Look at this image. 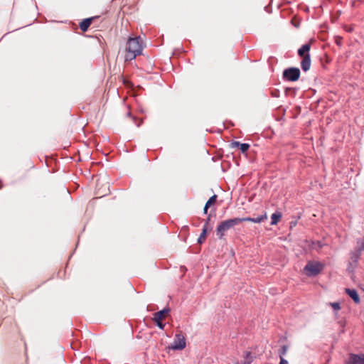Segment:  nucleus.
<instances>
[{
  "label": "nucleus",
  "mask_w": 364,
  "mask_h": 364,
  "mask_svg": "<svg viewBox=\"0 0 364 364\" xmlns=\"http://www.w3.org/2000/svg\"><path fill=\"white\" fill-rule=\"evenodd\" d=\"M238 221L237 218H234L220 222L216 228V235L218 238L223 239L227 231L239 225Z\"/></svg>",
  "instance_id": "nucleus-3"
},
{
  "label": "nucleus",
  "mask_w": 364,
  "mask_h": 364,
  "mask_svg": "<svg viewBox=\"0 0 364 364\" xmlns=\"http://www.w3.org/2000/svg\"><path fill=\"white\" fill-rule=\"evenodd\" d=\"M311 49V43H308L304 45H303L298 50V55L303 58L306 56V55L310 54L309 51Z\"/></svg>",
  "instance_id": "nucleus-11"
},
{
  "label": "nucleus",
  "mask_w": 364,
  "mask_h": 364,
  "mask_svg": "<svg viewBox=\"0 0 364 364\" xmlns=\"http://www.w3.org/2000/svg\"><path fill=\"white\" fill-rule=\"evenodd\" d=\"M208 230V228L206 225H204L202 229V232L200 233V235L198 239V242L199 244H202L205 240Z\"/></svg>",
  "instance_id": "nucleus-14"
},
{
  "label": "nucleus",
  "mask_w": 364,
  "mask_h": 364,
  "mask_svg": "<svg viewBox=\"0 0 364 364\" xmlns=\"http://www.w3.org/2000/svg\"><path fill=\"white\" fill-rule=\"evenodd\" d=\"M287 350H288V346L283 345L282 346H281V348L279 350V354L280 358H284V356L287 354Z\"/></svg>",
  "instance_id": "nucleus-16"
},
{
  "label": "nucleus",
  "mask_w": 364,
  "mask_h": 364,
  "mask_svg": "<svg viewBox=\"0 0 364 364\" xmlns=\"http://www.w3.org/2000/svg\"><path fill=\"white\" fill-rule=\"evenodd\" d=\"M311 67V56L310 54L306 55L301 61V68L304 72H306Z\"/></svg>",
  "instance_id": "nucleus-9"
},
{
  "label": "nucleus",
  "mask_w": 364,
  "mask_h": 364,
  "mask_svg": "<svg viewBox=\"0 0 364 364\" xmlns=\"http://www.w3.org/2000/svg\"><path fill=\"white\" fill-rule=\"evenodd\" d=\"M142 46L140 37H130L127 43L125 60L131 61L142 53Z\"/></svg>",
  "instance_id": "nucleus-1"
},
{
  "label": "nucleus",
  "mask_w": 364,
  "mask_h": 364,
  "mask_svg": "<svg viewBox=\"0 0 364 364\" xmlns=\"http://www.w3.org/2000/svg\"><path fill=\"white\" fill-rule=\"evenodd\" d=\"M241 143L240 141H233L232 143H231V146L232 147H239L240 148V144Z\"/></svg>",
  "instance_id": "nucleus-23"
},
{
  "label": "nucleus",
  "mask_w": 364,
  "mask_h": 364,
  "mask_svg": "<svg viewBox=\"0 0 364 364\" xmlns=\"http://www.w3.org/2000/svg\"><path fill=\"white\" fill-rule=\"evenodd\" d=\"M267 219V215L264 213V215H259L257 218H253V223H260Z\"/></svg>",
  "instance_id": "nucleus-17"
},
{
  "label": "nucleus",
  "mask_w": 364,
  "mask_h": 364,
  "mask_svg": "<svg viewBox=\"0 0 364 364\" xmlns=\"http://www.w3.org/2000/svg\"><path fill=\"white\" fill-rule=\"evenodd\" d=\"M346 292L354 301L355 303L358 304L360 302V296L355 289H346Z\"/></svg>",
  "instance_id": "nucleus-12"
},
{
  "label": "nucleus",
  "mask_w": 364,
  "mask_h": 364,
  "mask_svg": "<svg viewBox=\"0 0 364 364\" xmlns=\"http://www.w3.org/2000/svg\"><path fill=\"white\" fill-rule=\"evenodd\" d=\"M291 228H292L293 226H295L296 225V222H291Z\"/></svg>",
  "instance_id": "nucleus-28"
},
{
  "label": "nucleus",
  "mask_w": 364,
  "mask_h": 364,
  "mask_svg": "<svg viewBox=\"0 0 364 364\" xmlns=\"http://www.w3.org/2000/svg\"><path fill=\"white\" fill-rule=\"evenodd\" d=\"M208 208H206V205H205L204 208H203V213H204L205 214H206V213H207V212H208Z\"/></svg>",
  "instance_id": "nucleus-27"
},
{
  "label": "nucleus",
  "mask_w": 364,
  "mask_h": 364,
  "mask_svg": "<svg viewBox=\"0 0 364 364\" xmlns=\"http://www.w3.org/2000/svg\"><path fill=\"white\" fill-rule=\"evenodd\" d=\"M98 16H95V17H91V18H85L84 20H82L80 23V29L83 31V32H85L87 31L89 26L91 25L92 23V21L95 19V18H97Z\"/></svg>",
  "instance_id": "nucleus-10"
},
{
  "label": "nucleus",
  "mask_w": 364,
  "mask_h": 364,
  "mask_svg": "<svg viewBox=\"0 0 364 364\" xmlns=\"http://www.w3.org/2000/svg\"><path fill=\"white\" fill-rule=\"evenodd\" d=\"M282 215L280 212H275L271 216V225H277L281 219Z\"/></svg>",
  "instance_id": "nucleus-13"
},
{
  "label": "nucleus",
  "mask_w": 364,
  "mask_h": 364,
  "mask_svg": "<svg viewBox=\"0 0 364 364\" xmlns=\"http://www.w3.org/2000/svg\"><path fill=\"white\" fill-rule=\"evenodd\" d=\"M271 96L272 97L278 98L280 96V92L277 89H274L271 90Z\"/></svg>",
  "instance_id": "nucleus-20"
},
{
  "label": "nucleus",
  "mask_w": 364,
  "mask_h": 364,
  "mask_svg": "<svg viewBox=\"0 0 364 364\" xmlns=\"http://www.w3.org/2000/svg\"><path fill=\"white\" fill-rule=\"evenodd\" d=\"M341 41H342V38H340V37H337L336 40V43L338 46H341Z\"/></svg>",
  "instance_id": "nucleus-24"
},
{
  "label": "nucleus",
  "mask_w": 364,
  "mask_h": 364,
  "mask_svg": "<svg viewBox=\"0 0 364 364\" xmlns=\"http://www.w3.org/2000/svg\"><path fill=\"white\" fill-rule=\"evenodd\" d=\"M210 220V216L209 215V216L208 217L207 220H205V225H206V226L208 227V223H209Z\"/></svg>",
  "instance_id": "nucleus-26"
},
{
  "label": "nucleus",
  "mask_w": 364,
  "mask_h": 364,
  "mask_svg": "<svg viewBox=\"0 0 364 364\" xmlns=\"http://www.w3.org/2000/svg\"><path fill=\"white\" fill-rule=\"evenodd\" d=\"M323 269V265L317 262H309L304 267V271L309 276H316Z\"/></svg>",
  "instance_id": "nucleus-5"
},
{
  "label": "nucleus",
  "mask_w": 364,
  "mask_h": 364,
  "mask_svg": "<svg viewBox=\"0 0 364 364\" xmlns=\"http://www.w3.org/2000/svg\"><path fill=\"white\" fill-rule=\"evenodd\" d=\"M300 73L298 68H288L283 71L282 78L285 81L295 82L299 80Z\"/></svg>",
  "instance_id": "nucleus-4"
},
{
  "label": "nucleus",
  "mask_w": 364,
  "mask_h": 364,
  "mask_svg": "<svg viewBox=\"0 0 364 364\" xmlns=\"http://www.w3.org/2000/svg\"><path fill=\"white\" fill-rule=\"evenodd\" d=\"M250 148V144L247 143H241L240 144V149L242 153H245Z\"/></svg>",
  "instance_id": "nucleus-18"
},
{
  "label": "nucleus",
  "mask_w": 364,
  "mask_h": 364,
  "mask_svg": "<svg viewBox=\"0 0 364 364\" xmlns=\"http://www.w3.org/2000/svg\"><path fill=\"white\" fill-rule=\"evenodd\" d=\"M279 364H289L288 361L284 358H280Z\"/></svg>",
  "instance_id": "nucleus-25"
},
{
  "label": "nucleus",
  "mask_w": 364,
  "mask_h": 364,
  "mask_svg": "<svg viewBox=\"0 0 364 364\" xmlns=\"http://www.w3.org/2000/svg\"><path fill=\"white\" fill-rule=\"evenodd\" d=\"M186 348V338L181 334H176L173 342L168 346L171 350H183Z\"/></svg>",
  "instance_id": "nucleus-7"
},
{
  "label": "nucleus",
  "mask_w": 364,
  "mask_h": 364,
  "mask_svg": "<svg viewBox=\"0 0 364 364\" xmlns=\"http://www.w3.org/2000/svg\"><path fill=\"white\" fill-rule=\"evenodd\" d=\"M170 308H164V309L158 312H156L154 314L153 321L159 328L161 330L164 328L166 324L162 322V320L165 318V317L170 312Z\"/></svg>",
  "instance_id": "nucleus-6"
},
{
  "label": "nucleus",
  "mask_w": 364,
  "mask_h": 364,
  "mask_svg": "<svg viewBox=\"0 0 364 364\" xmlns=\"http://www.w3.org/2000/svg\"><path fill=\"white\" fill-rule=\"evenodd\" d=\"M237 220H239L238 224H240L242 222H252L253 223V218H251V217L237 218Z\"/></svg>",
  "instance_id": "nucleus-19"
},
{
  "label": "nucleus",
  "mask_w": 364,
  "mask_h": 364,
  "mask_svg": "<svg viewBox=\"0 0 364 364\" xmlns=\"http://www.w3.org/2000/svg\"><path fill=\"white\" fill-rule=\"evenodd\" d=\"M216 200H217V196L216 195H213L208 200V201L206 202L205 205H206V208H209L210 207V205H212L213 204H214L215 202H216Z\"/></svg>",
  "instance_id": "nucleus-15"
},
{
  "label": "nucleus",
  "mask_w": 364,
  "mask_h": 364,
  "mask_svg": "<svg viewBox=\"0 0 364 364\" xmlns=\"http://www.w3.org/2000/svg\"><path fill=\"white\" fill-rule=\"evenodd\" d=\"M357 244L359 246L357 247L354 251L350 252V257L347 269L350 272H353L355 269L357 267L361 253L364 250V240H358Z\"/></svg>",
  "instance_id": "nucleus-2"
},
{
  "label": "nucleus",
  "mask_w": 364,
  "mask_h": 364,
  "mask_svg": "<svg viewBox=\"0 0 364 364\" xmlns=\"http://www.w3.org/2000/svg\"><path fill=\"white\" fill-rule=\"evenodd\" d=\"M346 364H364V354L350 353Z\"/></svg>",
  "instance_id": "nucleus-8"
},
{
  "label": "nucleus",
  "mask_w": 364,
  "mask_h": 364,
  "mask_svg": "<svg viewBox=\"0 0 364 364\" xmlns=\"http://www.w3.org/2000/svg\"><path fill=\"white\" fill-rule=\"evenodd\" d=\"M330 305L335 311H338L341 309V305L338 302L330 303Z\"/></svg>",
  "instance_id": "nucleus-22"
},
{
  "label": "nucleus",
  "mask_w": 364,
  "mask_h": 364,
  "mask_svg": "<svg viewBox=\"0 0 364 364\" xmlns=\"http://www.w3.org/2000/svg\"><path fill=\"white\" fill-rule=\"evenodd\" d=\"M127 117H131V118L132 119L133 122L136 124V125L137 127H139V126H140V124H141V123L142 122V121H140V122H139V123H138V122H136V119H136L135 117L132 116V113H131L130 112H128L127 113Z\"/></svg>",
  "instance_id": "nucleus-21"
}]
</instances>
